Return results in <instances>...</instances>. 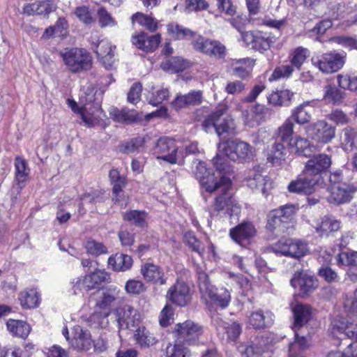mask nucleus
<instances>
[{
  "instance_id": "f257e3e1",
  "label": "nucleus",
  "mask_w": 357,
  "mask_h": 357,
  "mask_svg": "<svg viewBox=\"0 0 357 357\" xmlns=\"http://www.w3.org/2000/svg\"><path fill=\"white\" fill-rule=\"evenodd\" d=\"M226 108L223 106L216 108L207 116L202 123V128L207 132L214 129L219 137L227 134H236V126L234 119L225 114Z\"/></svg>"
},
{
  "instance_id": "f03ea898",
  "label": "nucleus",
  "mask_w": 357,
  "mask_h": 357,
  "mask_svg": "<svg viewBox=\"0 0 357 357\" xmlns=\"http://www.w3.org/2000/svg\"><path fill=\"white\" fill-rule=\"evenodd\" d=\"M218 183L215 192L219 191L220 194L214 199L212 206L213 211L210 213L211 217L214 215V212L218 213L224 209H227V212L230 216H232L233 214L238 215L240 213V207L229 192L231 185V178L222 176L219 178Z\"/></svg>"
},
{
  "instance_id": "7ed1b4c3",
  "label": "nucleus",
  "mask_w": 357,
  "mask_h": 357,
  "mask_svg": "<svg viewBox=\"0 0 357 357\" xmlns=\"http://www.w3.org/2000/svg\"><path fill=\"white\" fill-rule=\"evenodd\" d=\"M65 65L73 73H79L90 70L93 61L89 52L83 48H66L60 52Z\"/></svg>"
},
{
  "instance_id": "20e7f679",
  "label": "nucleus",
  "mask_w": 357,
  "mask_h": 357,
  "mask_svg": "<svg viewBox=\"0 0 357 357\" xmlns=\"http://www.w3.org/2000/svg\"><path fill=\"white\" fill-rule=\"evenodd\" d=\"M340 174L335 173L330 176L331 185L327 200L335 206L349 203L357 192V183L339 181Z\"/></svg>"
},
{
  "instance_id": "39448f33",
  "label": "nucleus",
  "mask_w": 357,
  "mask_h": 357,
  "mask_svg": "<svg viewBox=\"0 0 357 357\" xmlns=\"http://www.w3.org/2000/svg\"><path fill=\"white\" fill-rule=\"evenodd\" d=\"M218 151L224 153L230 160L243 162L254 156L253 148L247 142L234 139L219 143Z\"/></svg>"
},
{
  "instance_id": "423d86ee",
  "label": "nucleus",
  "mask_w": 357,
  "mask_h": 357,
  "mask_svg": "<svg viewBox=\"0 0 357 357\" xmlns=\"http://www.w3.org/2000/svg\"><path fill=\"white\" fill-rule=\"evenodd\" d=\"M295 212V206L292 204L271 211L268 215L266 229L272 232L283 233Z\"/></svg>"
},
{
  "instance_id": "0eeeda50",
  "label": "nucleus",
  "mask_w": 357,
  "mask_h": 357,
  "mask_svg": "<svg viewBox=\"0 0 357 357\" xmlns=\"http://www.w3.org/2000/svg\"><path fill=\"white\" fill-rule=\"evenodd\" d=\"M153 150L155 153L162 154L161 156H157L158 159H161L170 164H183L184 155L181 152L178 155L177 154L178 148L172 138L160 137L156 141Z\"/></svg>"
},
{
  "instance_id": "6e6552de",
  "label": "nucleus",
  "mask_w": 357,
  "mask_h": 357,
  "mask_svg": "<svg viewBox=\"0 0 357 357\" xmlns=\"http://www.w3.org/2000/svg\"><path fill=\"white\" fill-rule=\"evenodd\" d=\"M343 54L335 51L324 53L319 56L312 57L311 61L314 66L324 73L329 74L341 69L345 61Z\"/></svg>"
},
{
  "instance_id": "1a4fd4ad",
  "label": "nucleus",
  "mask_w": 357,
  "mask_h": 357,
  "mask_svg": "<svg viewBox=\"0 0 357 357\" xmlns=\"http://www.w3.org/2000/svg\"><path fill=\"white\" fill-rule=\"evenodd\" d=\"M272 249L274 252L295 259H300L307 252V245L300 241L292 238H282L275 243Z\"/></svg>"
},
{
  "instance_id": "9d476101",
  "label": "nucleus",
  "mask_w": 357,
  "mask_h": 357,
  "mask_svg": "<svg viewBox=\"0 0 357 357\" xmlns=\"http://www.w3.org/2000/svg\"><path fill=\"white\" fill-rule=\"evenodd\" d=\"M192 45L195 50L210 57L224 59L227 55L226 47L218 40L205 39L199 36L192 42Z\"/></svg>"
},
{
  "instance_id": "9b49d317",
  "label": "nucleus",
  "mask_w": 357,
  "mask_h": 357,
  "mask_svg": "<svg viewBox=\"0 0 357 357\" xmlns=\"http://www.w3.org/2000/svg\"><path fill=\"white\" fill-rule=\"evenodd\" d=\"M331 165V157L325 153H319L313 155L307 161L303 171L311 178H314L318 184L321 174L325 173Z\"/></svg>"
},
{
  "instance_id": "f8f14e48",
  "label": "nucleus",
  "mask_w": 357,
  "mask_h": 357,
  "mask_svg": "<svg viewBox=\"0 0 357 357\" xmlns=\"http://www.w3.org/2000/svg\"><path fill=\"white\" fill-rule=\"evenodd\" d=\"M280 36V33L278 36H266L260 31H246L242 33V39L247 45L260 52L268 50Z\"/></svg>"
},
{
  "instance_id": "ddd939ff",
  "label": "nucleus",
  "mask_w": 357,
  "mask_h": 357,
  "mask_svg": "<svg viewBox=\"0 0 357 357\" xmlns=\"http://www.w3.org/2000/svg\"><path fill=\"white\" fill-rule=\"evenodd\" d=\"M335 127L324 120L317 121L307 127V134L314 140L327 144L335 137Z\"/></svg>"
},
{
  "instance_id": "4468645a",
  "label": "nucleus",
  "mask_w": 357,
  "mask_h": 357,
  "mask_svg": "<svg viewBox=\"0 0 357 357\" xmlns=\"http://www.w3.org/2000/svg\"><path fill=\"white\" fill-rule=\"evenodd\" d=\"M166 298L177 306H187L192 301L190 288L185 282L177 280L176 283L168 289Z\"/></svg>"
},
{
  "instance_id": "2eb2a0df",
  "label": "nucleus",
  "mask_w": 357,
  "mask_h": 357,
  "mask_svg": "<svg viewBox=\"0 0 357 357\" xmlns=\"http://www.w3.org/2000/svg\"><path fill=\"white\" fill-rule=\"evenodd\" d=\"M290 282L294 288H299L300 294L302 296H308L318 287L316 278L305 271H296Z\"/></svg>"
},
{
  "instance_id": "dca6fc26",
  "label": "nucleus",
  "mask_w": 357,
  "mask_h": 357,
  "mask_svg": "<svg viewBox=\"0 0 357 357\" xmlns=\"http://www.w3.org/2000/svg\"><path fill=\"white\" fill-rule=\"evenodd\" d=\"M175 331L178 339L188 344L195 343L202 334L203 328L201 326L191 320L176 324Z\"/></svg>"
},
{
  "instance_id": "f3484780",
  "label": "nucleus",
  "mask_w": 357,
  "mask_h": 357,
  "mask_svg": "<svg viewBox=\"0 0 357 357\" xmlns=\"http://www.w3.org/2000/svg\"><path fill=\"white\" fill-rule=\"evenodd\" d=\"M116 317L119 326L122 329H129L139 323V314L130 305H123L116 310Z\"/></svg>"
},
{
  "instance_id": "a211bd4d",
  "label": "nucleus",
  "mask_w": 357,
  "mask_h": 357,
  "mask_svg": "<svg viewBox=\"0 0 357 357\" xmlns=\"http://www.w3.org/2000/svg\"><path fill=\"white\" fill-rule=\"evenodd\" d=\"M194 173L200 185L206 192L212 193L215 191L219 184V178L207 169L204 162L198 163Z\"/></svg>"
},
{
  "instance_id": "6ab92c4d",
  "label": "nucleus",
  "mask_w": 357,
  "mask_h": 357,
  "mask_svg": "<svg viewBox=\"0 0 357 357\" xmlns=\"http://www.w3.org/2000/svg\"><path fill=\"white\" fill-rule=\"evenodd\" d=\"M317 185L314 178H311L308 175L302 174L294 181H292L288 185V190L293 193H303L310 195L314 190Z\"/></svg>"
},
{
  "instance_id": "aec40b11",
  "label": "nucleus",
  "mask_w": 357,
  "mask_h": 357,
  "mask_svg": "<svg viewBox=\"0 0 357 357\" xmlns=\"http://www.w3.org/2000/svg\"><path fill=\"white\" fill-rule=\"evenodd\" d=\"M161 42L160 34L149 36L146 33H141L132 37V43L139 49L146 52L154 51Z\"/></svg>"
},
{
  "instance_id": "412c9836",
  "label": "nucleus",
  "mask_w": 357,
  "mask_h": 357,
  "mask_svg": "<svg viewBox=\"0 0 357 357\" xmlns=\"http://www.w3.org/2000/svg\"><path fill=\"white\" fill-rule=\"evenodd\" d=\"M331 333L333 335L343 333L349 338L357 339V323L342 317L335 319L331 323Z\"/></svg>"
},
{
  "instance_id": "4be33fe9",
  "label": "nucleus",
  "mask_w": 357,
  "mask_h": 357,
  "mask_svg": "<svg viewBox=\"0 0 357 357\" xmlns=\"http://www.w3.org/2000/svg\"><path fill=\"white\" fill-rule=\"evenodd\" d=\"M77 335L75 337V347L79 350L88 351L93 345L96 350L102 351L105 349V344L102 343V346H99V342L93 343L90 333L82 328L78 327L76 328Z\"/></svg>"
},
{
  "instance_id": "5701e85b",
  "label": "nucleus",
  "mask_w": 357,
  "mask_h": 357,
  "mask_svg": "<svg viewBox=\"0 0 357 357\" xmlns=\"http://www.w3.org/2000/svg\"><path fill=\"white\" fill-rule=\"evenodd\" d=\"M83 121L89 127H94L102 123L101 114L102 110L98 104L93 106H83L79 109Z\"/></svg>"
},
{
  "instance_id": "b1692460",
  "label": "nucleus",
  "mask_w": 357,
  "mask_h": 357,
  "mask_svg": "<svg viewBox=\"0 0 357 357\" xmlns=\"http://www.w3.org/2000/svg\"><path fill=\"white\" fill-rule=\"evenodd\" d=\"M141 273L144 278L148 282L155 284H165L167 282V278L162 268L153 264H146L141 268Z\"/></svg>"
},
{
  "instance_id": "393cba45",
  "label": "nucleus",
  "mask_w": 357,
  "mask_h": 357,
  "mask_svg": "<svg viewBox=\"0 0 357 357\" xmlns=\"http://www.w3.org/2000/svg\"><path fill=\"white\" fill-rule=\"evenodd\" d=\"M256 229L249 222H244L230 229L229 235L236 243L241 244L242 241L249 239L255 236Z\"/></svg>"
},
{
  "instance_id": "a878e982",
  "label": "nucleus",
  "mask_w": 357,
  "mask_h": 357,
  "mask_svg": "<svg viewBox=\"0 0 357 357\" xmlns=\"http://www.w3.org/2000/svg\"><path fill=\"white\" fill-rule=\"evenodd\" d=\"M110 277L107 272L96 268L94 271L85 275L86 291L100 289L102 284L108 283Z\"/></svg>"
},
{
  "instance_id": "bb28decb",
  "label": "nucleus",
  "mask_w": 357,
  "mask_h": 357,
  "mask_svg": "<svg viewBox=\"0 0 357 357\" xmlns=\"http://www.w3.org/2000/svg\"><path fill=\"white\" fill-rule=\"evenodd\" d=\"M111 118L116 122L130 124L142 120V116L139 115L135 109L123 108L119 109L114 108L110 111Z\"/></svg>"
},
{
  "instance_id": "cd10ccee",
  "label": "nucleus",
  "mask_w": 357,
  "mask_h": 357,
  "mask_svg": "<svg viewBox=\"0 0 357 357\" xmlns=\"http://www.w3.org/2000/svg\"><path fill=\"white\" fill-rule=\"evenodd\" d=\"M292 311L294 317L293 330H300L310 319L312 308L308 305L297 304Z\"/></svg>"
},
{
  "instance_id": "c85d7f7f",
  "label": "nucleus",
  "mask_w": 357,
  "mask_h": 357,
  "mask_svg": "<svg viewBox=\"0 0 357 357\" xmlns=\"http://www.w3.org/2000/svg\"><path fill=\"white\" fill-rule=\"evenodd\" d=\"M263 167L259 165L255 166L249 171L247 184L251 189H259L263 193H265L266 180L261 174Z\"/></svg>"
},
{
  "instance_id": "c756f323",
  "label": "nucleus",
  "mask_w": 357,
  "mask_h": 357,
  "mask_svg": "<svg viewBox=\"0 0 357 357\" xmlns=\"http://www.w3.org/2000/svg\"><path fill=\"white\" fill-rule=\"evenodd\" d=\"M202 101L201 91H192L186 95L177 96L172 105L176 109L183 108L190 105H199Z\"/></svg>"
},
{
  "instance_id": "7c9ffc66",
  "label": "nucleus",
  "mask_w": 357,
  "mask_h": 357,
  "mask_svg": "<svg viewBox=\"0 0 357 357\" xmlns=\"http://www.w3.org/2000/svg\"><path fill=\"white\" fill-rule=\"evenodd\" d=\"M340 222L333 217L324 216L315 227V231L321 237L327 236L329 233L340 229Z\"/></svg>"
},
{
  "instance_id": "2f4dec72",
  "label": "nucleus",
  "mask_w": 357,
  "mask_h": 357,
  "mask_svg": "<svg viewBox=\"0 0 357 357\" xmlns=\"http://www.w3.org/2000/svg\"><path fill=\"white\" fill-rule=\"evenodd\" d=\"M96 53L106 68L109 69L112 66L114 50L107 42H100L96 46Z\"/></svg>"
},
{
  "instance_id": "473e14b6",
  "label": "nucleus",
  "mask_w": 357,
  "mask_h": 357,
  "mask_svg": "<svg viewBox=\"0 0 357 357\" xmlns=\"http://www.w3.org/2000/svg\"><path fill=\"white\" fill-rule=\"evenodd\" d=\"M273 319L270 313L266 314L261 310L250 314L248 324L255 329H260L271 325Z\"/></svg>"
},
{
  "instance_id": "72a5a7b5",
  "label": "nucleus",
  "mask_w": 357,
  "mask_h": 357,
  "mask_svg": "<svg viewBox=\"0 0 357 357\" xmlns=\"http://www.w3.org/2000/svg\"><path fill=\"white\" fill-rule=\"evenodd\" d=\"M15 167L16 171L15 179L17 181V186L14 187V188H16L17 193H20L24 187V183L26 181L29 175V169L26 162L20 157H17L15 158Z\"/></svg>"
},
{
  "instance_id": "f704fd0d",
  "label": "nucleus",
  "mask_w": 357,
  "mask_h": 357,
  "mask_svg": "<svg viewBox=\"0 0 357 357\" xmlns=\"http://www.w3.org/2000/svg\"><path fill=\"white\" fill-rule=\"evenodd\" d=\"M108 265L116 271H125L130 269L132 265V257L128 255L120 254L111 256L108 259Z\"/></svg>"
},
{
  "instance_id": "c9c22d12",
  "label": "nucleus",
  "mask_w": 357,
  "mask_h": 357,
  "mask_svg": "<svg viewBox=\"0 0 357 357\" xmlns=\"http://www.w3.org/2000/svg\"><path fill=\"white\" fill-rule=\"evenodd\" d=\"M342 146L346 151L357 149V129L351 126L344 128L341 132Z\"/></svg>"
},
{
  "instance_id": "e433bc0d",
  "label": "nucleus",
  "mask_w": 357,
  "mask_h": 357,
  "mask_svg": "<svg viewBox=\"0 0 357 357\" xmlns=\"http://www.w3.org/2000/svg\"><path fill=\"white\" fill-rule=\"evenodd\" d=\"M55 9V4L50 0L34 3L26 6L24 8V13L28 15H48L54 11Z\"/></svg>"
},
{
  "instance_id": "4c0bfd02",
  "label": "nucleus",
  "mask_w": 357,
  "mask_h": 357,
  "mask_svg": "<svg viewBox=\"0 0 357 357\" xmlns=\"http://www.w3.org/2000/svg\"><path fill=\"white\" fill-rule=\"evenodd\" d=\"M135 340L142 348H149L155 345L158 340L149 330L145 327H139L135 333Z\"/></svg>"
},
{
  "instance_id": "58836bf2",
  "label": "nucleus",
  "mask_w": 357,
  "mask_h": 357,
  "mask_svg": "<svg viewBox=\"0 0 357 357\" xmlns=\"http://www.w3.org/2000/svg\"><path fill=\"white\" fill-rule=\"evenodd\" d=\"M205 295H207L215 304L223 308L229 305L231 298L229 292L225 288L217 289L213 287Z\"/></svg>"
},
{
  "instance_id": "ea45409f",
  "label": "nucleus",
  "mask_w": 357,
  "mask_h": 357,
  "mask_svg": "<svg viewBox=\"0 0 357 357\" xmlns=\"http://www.w3.org/2000/svg\"><path fill=\"white\" fill-rule=\"evenodd\" d=\"M228 158L222 153L218 151L215 157L213 159V164L215 170L219 172L222 176L229 177L233 172V167L228 161Z\"/></svg>"
},
{
  "instance_id": "a19ab883",
  "label": "nucleus",
  "mask_w": 357,
  "mask_h": 357,
  "mask_svg": "<svg viewBox=\"0 0 357 357\" xmlns=\"http://www.w3.org/2000/svg\"><path fill=\"white\" fill-rule=\"evenodd\" d=\"M345 95L335 85L327 84L324 87V100L328 103L339 105L343 102Z\"/></svg>"
},
{
  "instance_id": "79ce46f5",
  "label": "nucleus",
  "mask_w": 357,
  "mask_h": 357,
  "mask_svg": "<svg viewBox=\"0 0 357 357\" xmlns=\"http://www.w3.org/2000/svg\"><path fill=\"white\" fill-rule=\"evenodd\" d=\"M8 330L14 335L26 338L31 331V327L26 321L10 319L6 324Z\"/></svg>"
},
{
  "instance_id": "37998d69",
  "label": "nucleus",
  "mask_w": 357,
  "mask_h": 357,
  "mask_svg": "<svg viewBox=\"0 0 357 357\" xmlns=\"http://www.w3.org/2000/svg\"><path fill=\"white\" fill-rule=\"evenodd\" d=\"M109 178L113 185L112 193L115 195L114 199L116 202L119 201L118 197L127 184L126 178L120 175L119 172L116 169H112L109 171Z\"/></svg>"
},
{
  "instance_id": "c03bdc74",
  "label": "nucleus",
  "mask_w": 357,
  "mask_h": 357,
  "mask_svg": "<svg viewBox=\"0 0 357 357\" xmlns=\"http://www.w3.org/2000/svg\"><path fill=\"white\" fill-rule=\"evenodd\" d=\"M23 308H34L39 305V295L36 289H30L22 291L19 296Z\"/></svg>"
},
{
  "instance_id": "a18cd8bd",
  "label": "nucleus",
  "mask_w": 357,
  "mask_h": 357,
  "mask_svg": "<svg viewBox=\"0 0 357 357\" xmlns=\"http://www.w3.org/2000/svg\"><path fill=\"white\" fill-rule=\"evenodd\" d=\"M189 67V63L181 57H172L162 62L161 68L166 71L180 73Z\"/></svg>"
},
{
  "instance_id": "49530a36",
  "label": "nucleus",
  "mask_w": 357,
  "mask_h": 357,
  "mask_svg": "<svg viewBox=\"0 0 357 357\" xmlns=\"http://www.w3.org/2000/svg\"><path fill=\"white\" fill-rule=\"evenodd\" d=\"M309 106L308 102H303L299 106L296 107L291 112L290 117L292 122L294 121L300 125L307 123L311 119V114L310 111L307 109Z\"/></svg>"
},
{
  "instance_id": "de8ad7c7",
  "label": "nucleus",
  "mask_w": 357,
  "mask_h": 357,
  "mask_svg": "<svg viewBox=\"0 0 357 357\" xmlns=\"http://www.w3.org/2000/svg\"><path fill=\"white\" fill-rule=\"evenodd\" d=\"M292 96L293 93L288 90H276L268 96V101L275 106L287 105Z\"/></svg>"
},
{
  "instance_id": "09e8293b",
  "label": "nucleus",
  "mask_w": 357,
  "mask_h": 357,
  "mask_svg": "<svg viewBox=\"0 0 357 357\" xmlns=\"http://www.w3.org/2000/svg\"><path fill=\"white\" fill-rule=\"evenodd\" d=\"M123 219L139 227L146 225V213L144 211L130 210L123 214Z\"/></svg>"
},
{
  "instance_id": "8fccbe9b",
  "label": "nucleus",
  "mask_w": 357,
  "mask_h": 357,
  "mask_svg": "<svg viewBox=\"0 0 357 357\" xmlns=\"http://www.w3.org/2000/svg\"><path fill=\"white\" fill-rule=\"evenodd\" d=\"M284 151L285 148L283 144L275 142L273 145L271 152L268 154V162L271 163L273 166L280 165L282 162L284 160Z\"/></svg>"
},
{
  "instance_id": "3c124183",
  "label": "nucleus",
  "mask_w": 357,
  "mask_h": 357,
  "mask_svg": "<svg viewBox=\"0 0 357 357\" xmlns=\"http://www.w3.org/2000/svg\"><path fill=\"white\" fill-rule=\"evenodd\" d=\"M292 151L299 155L308 157L310 155L311 149L307 139L296 136L289 144Z\"/></svg>"
},
{
  "instance_id": "603ef678",
  "label": "nucleus",
  "mask_w": 357,
  "mask_h": 357,
  "mask_svg": "<svg viewBox=\"0 0 357 357\" xmlns=\"http://www.w3.org/2000/svg\"><path fill=\"white\" fill-rule=\"evenodd\" d=\"M294 123L291 119H287L283 124L278 128L277 139L282 142H287L288 145L290 141H293Z\"/></svg>"
},
{
  "instance_id": "864d4df0",
  "label": "nucleus",
  "mask_w": 357,
  "mask_h": 357,
  "mask_svg": "<svg viewBox=\"0 0 357 357\" xmlns=\"http://www.w3.org/2000/svg\"><path fill=\"white\" fill-rule=\"evenodd\" d=\"M167 31L176 40H184L192 38L195 32L176 23L167 25Z\"/></svg>"
},
{
  "instance_id": "5fc2aeb1",
  "label": "nucleus",
  "mask_w": 357,
  "mask_h": 357,
  "mask_svg": "<svg viewBox=\"0 0 357 357\" xmlns=\"http://www.w3.org/2000/svg\"><path fill=\"white\" fill-rule=\"evenodd\" d=\"M132 22H137L140 25L144 26L151 31H155L158 28L157 22L151 17L144 15L141 13H137L132 16Z\"/></svg>"
},
{
  "instance_id": "6e6d98bb",
  "label": "nucleus",
  "mask_w": 357,
  "mask_h": 357,
  "mask_svg": "<svg viewBox=\"0 0 357 357\" xmlns=\"http://www.w3.org/2000/svg\"><path fill=\"white\" fill-rule=\"evenodd\" d=\"M338 266H357V252L347 250L341 252L337 255Z\"/></svg>"
},
{
  "instance_id": "4d7b16f0",
  "label": "nucleus",
  "mask_w": 357,
  "mask_h": 357,
  "mask_svg": "<svg viewBox=\"0 0 357 357\" xmlns=\"http://www.w3.org/2000/svg\"><path fill=\"white\" fill-rule=\"evenodd\" d=\"M308 53L309 51L306 48L302 47L296 48L291 53V66H295L297 69H300L306 60Z\"/></svg>"
},
{
  "instance_id": "13d9d810",
  "label": "nucleus",
  "mask_w": 357,
  "mask_h": 357,
  "mask_svg": "<svg viewBox=\"0 0 357 357\" xmlns=\"http://www.w3.org/2000/svg\"><path fill=\"white\" fill-rule=\"evenodd\" d=\"M184 239L185 242L192 251L197 252L200 256L203 255L204 246L192 231L186 232L184 235Z\"/></svg>"
},
{
  "instance_id": "bf43d9fd",
  "label": "nucleus",
  "mask_w": 357,
  "mask_h": 357,
  "mask_svg": "<svg viewBox=\"0 0 357 357\" xmlns=\"http://www.w3.org/2000/svg\"><path fill=\"white\" fill-rule=\"evenodd\" d=\"M144 143V139L143 137H137L132 138L130 141L121 145L120 151L126 154L136 152L143 146Z\"/></svg>"
},
{
  "instance_id": "052dcab7",
  "label": "nucleus",
  "mask_w": 357,
  "mask_h": 357,
  "mask_svg": "<svg viewBox=\"0 0 357 357\" xmlns=\"http://www.w3.org/2000/svg\"><path fill=\"white\" fill-rule=\"evenodd\" d=\"M299 330H294L295 333V341L292 343L289 344V354L296 353V350L301 349L304 350L306 349L309 347V340L305 336H300Z\"/></svg>"
},
{
  "instance_id": "680f3d73",
  "label": "nucleus",
  "mask_w": 357,
  "mask_h": 357,
  "mask_svg": "<svg viewBox=\"0 0 357 357\" xmlns=\"http://www.w3.org/2000/svg\"><path fill=\"white\" fill-rule=\"evenodd\" d=\"M116 300V296L110 290L104 291L102 296L97 301L96 305L102 310H107L110 308Z\"/></svg>"
},
{
  "instance_id": "e2e57ef3",
  "label": "nucleus",
  "mask_w": 357,
  "mask_h": 357,
  "mask_svg": "<svg viewBox=\"0 0 357 357\" xmlns=\"http://www.w3.org/2000/svg\"><path fill=\"white\" fill-rule=\"evenodd\" d=\"M337 82L340 87L344 89H349L351 91H357V76L350 77L349 75H338Z\"/></svg>"
},
{
  "instance_id": "0e129e2a",
  "label": "nucleus",
  "mask_w": 357,
  "mask_h": 357,
  "mask_svg": "<svg viewBox=\"0 0 357 357\" xmlns=\"http://www.w3.org/2000/svg\"><path fill=\"white\" fill-rule=\"evenodd\" d=\"M197 275L199 291L206 294L213 286L211 284L208 275L201 268L197 269Z\"/></svg>"
},
{
  "instance_id": "69168bd1",
  "label": "nucleus",
  "mask_w": 357,
  "mask_h": 357,
  "mask_svg": "<svg viewBox=\"0 0 357 357\" xmlns=\"http://www.w3.org/2000/svg\"><path fill=\"white\" fill-rule=\"evenodd\" d=\"M88 253L93 255H100L107 253V249L106 246L94 240H89L85 245Z\"/></svg>"
},
{
  "instance_id": "338daca9",
  "label": "nucleus",
  "mask_w": 357,
  "mask_h": 357,
  "mask_svg": "<svg viewBox=\"0 0 357 357\" xmlns=\"http://www.w3.org/2000/svg\"><path fill=\"white\" fill-rule=\"evenodd\" d=\"M294 71V67L291 65H284L275 68L272 75L269 77L270 81L277 80L280 78L289 77Z\"/></svg>"
},
{
  "instance_id": "774afa93",
  "label": "nucleus",
  "mask_w": 357,
  "mask_h": 357,
  "mask_svg": "<svg viewBox=\"0 0 357 357\" xmlns=\"http://www.w3.org/2000/svg\"><path fill=\"white\" fill-rule=\"evenodd\" d=\"M344 307L349 319L357 317V289L353 296L346 300Z\"/></svg>"
}]
</instances>
